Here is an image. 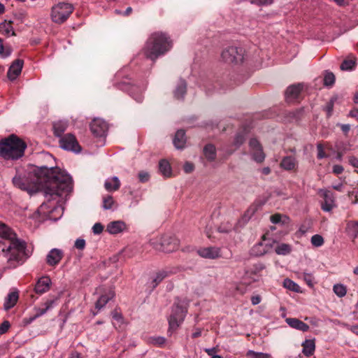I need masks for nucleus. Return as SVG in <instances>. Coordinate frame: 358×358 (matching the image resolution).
Wrapping results in <instances>:
<instances>
[{
  "label": "nucleus",
  "mask_w": 358,
  "mask_h": 358,
  "mask_svg": "<svg viewBox=\"0 0 358 358\" xmlns=\"http://www.w3.org/2000/svg\"><path fill=\"white\" fill-rule=\"evenodd\" d=\"M13 183L16 187L27 192L43 189L45 194L50 196H60L72 189L71 177L57 167L48 169L43 166L27 176L16 175L13 178Z\"/></svg>",
  "instance_id": "obj_1"
},
{
  "label": "nucleus",
  "mask_w": 358,
  "mask_h": 358,
  "mask_svg": "<svg viewBox=\"0 0 358 358\" xmlns=\"http://www.w3.org/2000/svg\"><path fill=\"white\" fill-rule=\"evenodd\" d=\"M25 249L26 243L17 238L10 227L0 222V256L6 259L10 266L15 268L27 258Z\"/></svg>",
  "instance_id": "obj_2"
},
{
  "label": "nucleus",
  "mask_w": 358,
  "mask_h": 358,
  "mask_svg": "<svg viewBox=\"0 0 358 358\" xmlns=\"http://www.w3.org/2000/svg\"><path fill=\"white\" fill-rule=\"evenodd\" d=\"M172 47L173 41L166 33L156 31L148 37L141 52L147 59L155 62L159 57L170 51Z\"/></svg>",
  "instance_id": "obj_3"
},
{
  "label": "nucleus",
  "mask_w": 358,
  "mask_h": 358,
  "mask_svg": "<svg viewBox=\"0 0 358 358\" xmlns=\"http://www.w3.org/2000/svg\"><path fill=\"white\" fill-rule=\"evenodd\" d=\"M26 143L15 134L0 141V157L6 160H17L24 155Z\"/></svg>",
  "instance_id": "obj_4"
},
{
  "label": "nucleus",
  "mask_w": 358,
  "mask_h": 358,
  "mask_svg": "<svg viewBox=\"0 0 358 358\" xmlns=\"http://www.w3.org/2000/svg\"><path fill=\"white\" fill-rule=\"evenodd\" d=\"M188 304L185 301L176 299L169 317V332L176 331L183 322L187 313Z\"/></svg>",
  "instance_id": "obj_5"
},
{
  "label": "nucleus",
  "mask_w": 358,
  "mask_h": 358,
  "mask_svg": "<svg viewBox=\"0 0 358 358\" xmlns=\"http://www.w3.org/2000/svg\"><path fill=\"white\" fill-rule=\"evenodd\" d=\"M150 244L156 250L164 252H171L179 246V241L170 235L157 236L150 240Z\"/></svg>",
  "instance_id": "obj_6"
},
{
  "label": "nucleus",
  "mask_w": 358,
  "mask_h": 358,
  "mask_svg": "<svg viewBox=\"0 0 358 358\" xmlns=\"http://www.w3.org/2000/svg\"><path fill=\"white\" fill-rule=\"evenodd\" d=\"M245 50L241 47L229 46L222 50L221 57L227 64H239L244 60Z\"/></svg>",
  "instance_id": "obj_7"
},
{
  "label": "nucleus",
  "mask_w": 358,
  "mask_h": 358,
  "mask_svg": "<svg viewBox=\"0 0 358 358\" xmlns=\"http://www.w3.org/2000/svg\"><path fill=\"white\" fill-rule=\"evenodd\" d=\"M73 11V6L68 3H59L52 8L51 17L53 22L62 24Z\"/></svg>",
  "instance_id": "obj_8"
},
{
  "label": "nucleus",
  "mask_w": 358,
  "mask_h": 358,
  "mask_svg": "<svg viewBox=\"0 0 358 358\" xmlns=\"http://www.w3.org/2000/svg\"><path fill=\"white\" fill-rule=\"evenodd\" d=\"M59 147L64 150L80 153L82 147L79 144L76 136L71 133L66 134L59 139Z\"/></svg>",
  "instance_id": "obj_9"
},
{
  "label": "nucleus",
  "mask_w": 358,
  "mask_h": 358,
  "mask_svg": "<svg viewBox=\"0 0 358 358\" xmlns=\"http://www.w3.org/2000/svg\"><path fill=\"white\" fill-rule=\"evenodd\" d=\"M253 159L257 163H262L265 159V154L259 142L256 138H251L249 141Z\"/></svg>",
  "instance_id": "obj_10"
},
{
  "label": "nucleus",
  "mask_w": 358,
  "mask_h": 358,
  "mask_svg": "<svg viewBox=\"0 0 358 358\" xmlns=\"http://www.w3.org/2000/svg\"><path fill=\"white\" fill-rule=\"evenodd\" d=\"M320 192L324 199V201L321 205L322 209L325 212L331 211L335 207V201L333 192L327 189H320Z\"/></svg>",
  "instance_id": "obj_11"
},
{
  "label": "nucleus",
  "mask_w": 358,
  "mask_h": 358,
  "mask_svg": "<svg viewBox=\"0 0 358 358\" xmlns=\"http://www.w3.org/2000/svg\"><path fill=\"white\" fill-rule=\"evenodd\" d=\"M90 130L94 136H102L108 130V124L103 120L95 118L90 124Z\"/></svg>",
  "instance_id": "obj_12"
},
{
  "label": "nucleus",
  "mask_w": 358,
  "mask_h": 358,
  "mask_svg": "<svg viewBox=\"0 0 358 358\" xmlns=\"http://www.w3.org/2000/svg\"><path fill=\"white\" fill-rule=\"evenodd\" d=\"M24 61L20 59H15L10 66L7 73V76L9 80H15L21 73L23 67Z\"/></svg>",
  "instance_id": "obj_13"
},
{
  "label": "nucleus",
  "mask_w": 358,
  "mask_h": 358,
  "mask_svg": "<svg viewBox=\"0 0 358 358\" xmlns=\"http://www.w3.org/2000/svg\"><path fill=\"white\" fill-rule=\"evenodd\" d=\"M197 253L203 258L214 259L220 257V249L217 247L203 248L198 250Z\"/></svg>",
  "instance_id": "obj_14"
},
{
  "label": "nucleus",
  "mask_w": 358,
  "mask_h": 358,
  "mask_svg": "<svg viewBox=\"0 0 358 358\" xmlns=\"http://www.w3.org/2000/svg\"><path fill=\"white\" fill-rule=\"evenodd\" d=\"M64 256L63 252L57 248L52 249L47 255L46 262L49 266L57 265Z\"/></svg>",
  "instance_id": "obj_15"
},
{
  "label": "nucleus",
  "mask_w": 358,
  "mask_h": 358,
  "mask_svg": "<svg viewBox=\"0 0 358 358\" xmlns=\"http://www.w3.org/2000/svg\"><path fill=\"white\" fill-rule=\"evenodd\" d=\"M50 284L51 280L49 277H42L37 281L34 290L37 294H43L49 290Z\"/></svg>",
  "instance_id": "obj_16"
},
{
  "label": "nucleus",
  "mask_w": 358,
  "mask_h": 358,
  "mask_svg": "<svg viewBox=\"0 0 358 358\" xmlns=\"http://www.w3.org/2000/svg\"><path fill=\"white\" fill-rule=\"evenodd\" d=\"M69 127V122L66 120H58L53 122L52 128L54 135L58 138H61L64 134Z\"/></svg>",
  "instance_id": "obj_17"
},
{
  "label": "nucleus",
  "mask_w": 358,
  "mask_h": 358,
  "mask_svg": "<svg viewBox=\"0 0 358 358\" xmlns=\"http://www.w3.org/2000/svg\"><path fill=\"white\" fill-rule=\"evenodd\" d=\"M285 321L289 327L295 329L303 332H306L309 330V326L297 318L289 317Z\"/></svg>",
  "instance_id": "obj_18"
},
{
  "label": "nucleus",
  "mask_w": 358,
  "mask_h": 358,
  "mask_svg": "<svg viewBox=\"0 0 358 358\" xmlns=\"http://www.w3.org/2000/svg\"><path fill=\"white\" fill-rule=\"evenodd\" d=\"M115 296V292L113 289H110L107 292L102 294L95 303V308L101 310L106 303Z\"/></svg>",
  "instance_id": "obj_19"
},
{
  "label": "nucleus",
  "mask_w": 358,
  "mask_h": 358,
  "mask_svg": "<svg viewBox=\"0 0 358 358\" xmlns=\"http://www.w3.org/2000/svg\"><path fill=\"white\" fill-rule=\"evenodd\" d=\"M280 167L286 171L295 170L297 167V161L294 157H285L280 162Z\"/></svg>",
  "instance_id": "obj_20"
},
{
  "label": "nucleus",
  "mask_w": 358,
  "mask_h": 358,
  "mask_svg": "<svg viewBox=\"0 0 358 358\" xmlns=\"http://www.w3.org/2000/svg\"><path fill=\"white\" fill-rule=\"evenodd\" d=\"M303 85L301 83L294 84L289 87L286 90V96L287 99H295L300 94L302 91Z\"/></svg>",
  "instance_id": "obj_21"
},
{
  "label": "nucleus",
  "mask_w": 358,
  "mask_h": 358,
  "mask_svg": "<svg viewBox=\"0 0 358 358\" xmlns=\"http://www.w3.org/2000/svg\"><path fill=\"white\" fill-rule=\"evenodd\" d=\"M186 143L185 132L183 129H179L176 131L173 138L174 146L177 149H182Z\"/></svg>",
  "instance_id": "obj_22"
},
{
  "label": "nucleus",
  "mask_w": 358,
  "mask_h": 358,
  "mask_svg": "<svg viewBox=\"0 0 358 358\" xmlns=\"http://www.w3.org/2000/svg\"><path fill=\"white\" fill-rule=\"evenodd\" d=\"M125 227L122 221H113L107 225L106 231L110 234H116L122 232Z\"/></svg>",
  "instance_id": "obj_23"
},
{
  "label": "nucleus",
  "mask_w": 358,
  "mask_h": 358,
  "mask_svg": "<svg viewBox=\"0 0 358 358\" xmlns=\"http://www.w3.org/2000/svg\"><path fill=\"white\" fill-rule=\"evenodd\" d=\"M120 181L117 176L108 178L104 183V187L108 192H115L120 187Z\"/></svg>",
  "instance_id": "obj_24"
},
{
  "label": "nucleus",
  "mask_w": 358,
  "mask_h": 358,
  "mask_svg": "<svg viewBox=\"0 0 358 358\" xmlns=\"http://www.w3.org/2000/svg\"><path fill=\"white\" fill-rule=\"evenodd\" d=\"M55 300H48L46 301L43 306L44 308H36V314L33 317L29 318V322H31L36 318L44 315L50 308H51L55 303Z\"/></svg>",
  "instance_id": "obj_25"
},
{
  "label": "nucleus",
  "mask_w": 358,
  "mask_h": 358,
  "mask_svg": "<svg viewBox=\"0 0 358 358\" xmlns=\"http://www.w3.org/2000/svg\"><path fill=\"white\" fill-rule=\"evenodd\" d=\"M187 92V83L185 80L180 79L174 91V96L177 99H182L184 98Z\"/></svg>",
  "instance_id": "obj_26"
},
{
  "label": "nucleus",
  "mask_w": 358,
  "mask_h": 358,
  "mask_svg": "<svg viewBox=\"0 0 358 358\" xmlns=\"http://www.w3.org/2000/svg\"><path fill=\"white\" fill-rule=\"evenodd\" d=\"M0 33L5 36H15V33L13 27V22L5 20L0 23Z\"/></svg>",
  "instance_id": "obj_27"
},
{
  "label": "nucleus",
  "mask_w": 358,
  "mask_h": 358,
  "mask_svg": "<svg viewBox=\"0 0 358 358\" xmlns=\"http://www.w3.org/2000/svg\"><path fill=\"white\" fill-rule=\"evenodd\" d=\"M19 298V294L17 292H12L8 294L7 297L6 298L4 303V308L5 310H9L13 308L17 303Z\"/></svg>",
  "instance_id": "obj_28"
},
{
  "label": "nucleus",
  "mask_w": 358,
  "mask_h": 358,
  "mask_svg": "<svg viewBox=\"0 0 358 358\" xmlns=\"http://www.w3.org/2000/svg\"><path fill=\"white\" fill-rule=\"evenodd\" d=\"M265 268L263 264H257L254 266L252 268L248 271V274L254 281H258L260 275L259 273Z\"/></svg>",
  "instance_id": "obj_29"
},
{
  "label": "nucleus",
  "mask_w": 358,
  "mask_h": 358,
  "mask_svg": "<svg viewBox=\"0 0 358 358\" xmlns=\"http://www.w3.org/2000/svg\"><path fill=\"white\" fill-rule=\"evenodd\" d=\"M203 154L208 161H214L216 158L215 147L213 144H207L203 148Z\"/></svg>",
  "instance_id": "obj_30"
},
{
  "label": "nucleus",
  "mask_w": 358,
  "mask_h": 358,
  "mask_svg": "<svg viewBox=\"0 0 358 358\" xmlns=\"http://www.w3.org/2000/svg\"><path fill=\"white\" fill-rule=\"evenodd\" d=\"M303 353L308 357L313 354L315 348V342L313 340H306L303 343Z\"/></svg>",
  "instance_id": "obj_31"
},
{
  "label": "nucleus",
  "mask_w": 358,
  "mask_h": 358,
  "mask_svg": "<svg viewBox=\"0 0 358 358\" xmlns=\"http://www.w3.org/2000/svg\"><path fill=\"white\" fill-rule=\"evenodd\" d=\"M264 205V202L256 201L250 206L245 211L244 216L250 219Z\"/></svg>",
  "instance_id": "obj_32"
},
{
  "label": "nucleus",
  "mask_w": 358,
  "mask_h": 358,
  "mask_svg": "<svg viewBox=\"0 0 358 358\" xmlns=\"http://www.w3.org/2000/svg\"><path fill=\"white\" fill-rule=\"evenodd\" d=\"M264 205V202L256 201L250 206L245 211L244 216L250 219Z\"/></svg>",
  "instance_id": "obj_33"
},
{
  "label": "nucleus",
  "mask_w": 358,
  "mask_h": 358,
  "mask_svg": "<svg viewBox=\"0 0 358 358\" xmlns=\"http://www.w3.org/2000/svg\"><path fill=\"white\" fill-rule=\"evenodd\" d=\"M159 171L165 177H169L171 175V168L168 161L162 159L159 164Z\"/></svg>",
  "instance_id": "obj_34"
},
{
  "label": "nucleus",
  "mask_w": 358,
  "mask_h": 358,
  "mask_svg": "<svg viewBox=\"0 0 358 358\" xmlns=\"http://www.w3.org/2000/svg\"><path fill=\"white\" fill-rule=\"evenodd\" d=\"M168 275L169 273L166 271H160L157 273L152 280V288H155Z\"/></svg>",
  "instance_id": "obj_35"
},
{
  "label": "nucleus",
  "mask_w": 358,
  "mask_h": 358,
  "mask_svg": "<svg viewBox=\"0 0 358 358\" xmlns=\"http://www.w3.org/2000/svg\"><path fill=\"white\" fill-rule=\"evenodd\" d=\"M275 251L278 255H287L291 252L292 247L287 243H280L275 247Z\"/></svg>",
  "instance_id": "obj_36"
},
{
  "label": "nucleus",
  "mask_w": 358,
  "mask_h": 358,
  "mask_svg": "<svg viewBox=\"0 0 358 358\" xmlns=\"http://www.w3.org/2000/svg\"><path fill=\"white\" fill-rule=\"evenodd\" d=\"M283 286L291 291L295 292H300L299 285L289 278H286L284 280Z\"/></svg>",
  "instance_id": "obj_37"
},
{
  "label": "nucleus",
  "mask_w": 358,
  "mask_h": 358,
  "mask_svg": "<svg viewBox=\"0 0 358 358\" xmlns=\"http://www.w3.org/2000/svg\"><path fill=\"white\" fill-rule=\"evenodd\" d=\"M347 231L349 234L356 238L358 236V222L350 221L347 224Z\"/></svg>",
  "instance_id": "obj_38"
},
{
  "label": "nucleus",
  "mask_w": 358,
  "mask_h": 358,
  "mask_svg": "<svg viewBox=\"0 0 358 358\" xmlns=\"http://www.w3.org/2000/svg\"><path fill=\"white\" fill-rule=\"evenodd\" d=\"M333 290L338 297H343L347 293L346 287L342 284H336L334 286Z\"/></svg>",
  "instance_id": "obj_39"
},
{
  "label": "nucleus",
  "mask_w": 358,
  "mask_h": 358,
  "mask_svg": "<svg viewBox=\"0 0 358 358\" xmlns=\"http://www.w3.org/2000/svg\"><path fill=\"white\" fill-rule=\"evenodd\" d=\"M356 62L354 59H345L341 64L342 71H350L355 66Z\"/></svg>",
  "instance_id": "obj_40"
},
{
  "label": "nucleus",
  "mask_w": 358,
  "mask_h": 358,
  "mask_svg": "<svg viewBox=\"0 0 358 358\" xmlns=\"http://www.w3.org/2000/svg\"><path fill=\"white\" fill-rule=\"evenodd\" d=\"M246 357L248 358H270L271 355L267 353L257 352L253 350H248L246 353Z\"/></svg>",
  "instance_id": "obj_41"
},
{
  "label": "nucleus",
  "mask_w": 358,
  "mask_h": 358,
  "mask_svg": "<svg viewBox=\"0 0 358 358\" xmlns=\"http://www.w3.org/2000/svg\"><path fill=\"white\" fill-rule=\"evenodd\" d=\"M245 135L246 133L245 131L237 133L234 141V145L236 147L241 146L245 140Z\"/></svg>",
  "instance_id": "obj_42"
},
{
  "label": "nucleus",
  "mask_w": 358,
  "mask_h": 358,
  "mask_svg": "<svg viewBox=\"0 0 358 358\" xmlns=\"http://www.w3.org/2000/svg\"><path fill=\"white\" fill-rule=\"evenodd\" d=\"M115 201L112 196L108 195L103 198V208L105 210L111 209Z\"/></svg>",
  "instance_id": "obj_43"
},
{
  "label": "nucleus",
  "mask_w": 358,
  "mask_h": 358,
  "mask_svg": "<svg viewBox=\"0 0 358 358\" xmlns=\"http://www.w3.org/2000/svg\"><path fill=\"white\" fill-rule=\"evenodd\" d=\"M335 83V76L331 72H327L324 78V85L325 86H332Z\"/></svg>",
  "instance_id": "obj_44"
},
{
  "label": "nucleus",
  "mask_w": 358,
  "mask_h": 358,
  "mask_svg": "<svg viewBox=\"0 0 358 358\" xmlns=\"http://www.w3.org/2000/svg\"><path fill=\"white\" fill-rule=\"evenodd\" d=\"M311 243L315 247H320L324 243V238L319 234H315L311 238Z\"/></svg>",
  "instance_id": "obj_45"
},
{
  "label": "nucleus",
  "mask_w": 358,
  "mask_h": 358,
  "mask_svg": "<svg viewBox=\"0 0 358 358\" xmlns=\"http://www.w3.org/2000/svg\"><path fill=\"white\" fill-rule=\"evenodd\" d=\"M150 342L157 346L161 347L166 343V338L162 336H156L150 338Z\"/></svg>",
  "instance_id": "obj_46"
},
{
  "label": "nucleus",
  "mask_w": 358,
  "mask_h": 358,
  "mask_svg": "<svg viewBox=\"0 0 358 358\" xmlns=\"http://www.w3.org/2000/svg\"><path fill=\"white\" fill-rule=\"evenodd\" d=\"M317 157L318 159H322L323 158H326L328 157V155L325 153V152L324 150V146L322 143H318L317 145Z\"/></svg>",
  "instance_id": "obj_47"
},
{
  "label": "nucleus",
  "mask_w": 358,
  "mask_h": 358,
  "mask_svg": "<svg viewBox=\"0 0 358 358\" xmlns=\"http://www.w3.org/2000/svg\"><path fill=\"white\" fill-rule=\"evenodd\" d=\"M303 280L309 287L313 286L314 277L313 276L312 274L304 273L303 274Z\"/></svg>",
  "instance_id": "obj_48"
},
{
  "label": "nucleus",
  "mask_w": 358,
  "mask_h": 358,
  "mask_svg": "<svg viewBox=\"0 0 358 358\" xmlns=\"http://www.w3.org/2000/svg\"><path fill=\"white\" fill-rule=\"evenodd\" d=\"M10 327V322L8 321H4L0 325V334H3L8 331Z\"/></svg>",
  "instance_id": "obj_49"
},
{
  "label": "nucleus",
  "mask_w": 358,
  "mask_h": 358,
  "mask_svg": "<svg viewBox=\"0 0 358 358\" xmlns=\"http://www.w3.org/2000/svg\"><path fill=\"white\" fill-rule=\"evenodd\" d=\"M103 230V226L101 223H96L92 227V231L94 234H100Z\"/></svg>",
  "instance_id": "obj_50"
},
{
  "label": "nucleus",
  "mask_w": 358,
  "mask_h": 358,
  "mask_svg": "<svg viewBox=\"0 0 358 358\" xmlns=\"http://www.w3.org/2000/svg\"><path fill=\"white\" fill-rule=\"evenodd\" d=\"M74 246L79 250H83L85 247V241L82 238H78L76 241Z\"/></svg>",
  "instance_id": "obj_51"
},
{
  "label": "nucleus",
  "mask_w": 358,
  "mask_h": 358,
  "mask_svg": "<svg viewBox=\"0 0 358 358\" xmlns=\"http://www.w3.org/2000/svg\"><path fill=\"white\" fill-rule=\"evenodd\" d=\"M273 0H250V2L258 6L268 5L273 3Z\"/></svg>",
  "instance_id": "obj_52"
},
{
  "label": "nucleus",
  "mask_w": 358,
  "mask_h": 358,
  "mask_svg": "<svg viewBox=\"0 0 358 358\" xmlns=\"http://www.w3.org/2000/svg\"><path fill=\"white\" fill-rule=\"evenodd\" d=\"M194 164L189 162H185L183 166L184 171L187 173L192 172L194 171Z\"/></svg>",
  "instance_id": "obj_53"
},
{
  "label": "nucleus",
  "mask_w": 358,
  "mask_h": 358,
  "mask_svg": "<svg viewBox=\"0 0 358 358\" xmlns=\"http://www.w3.org/2000/svg\"><path fill=\"white\" fill-rule=\"evenodd\" d=\"M150 176L147 172L141 171L138 173L139 180L142 182H145L149 180Z\"/></svg>",
  "instance_id": "obj_54"
},
{
  "label": "nucleus",
  "mask_w": 358,
  "mask_h": 358,
  "mask_svg": "<svg viewBox=\"0 0 358 358\" xmlns=\"http://www.w3.org/2000/svg\"><path fill=\"white\" fill-rule=\"evenodd\" d=\"M10 52L8 50L5 51L3 41L0 38V55L3 57H8Z\"/></svg>",
  "instance_id": "obj_55"
},
{
  "label": "nucleus",
  "mask_w": 358,
  "mask_h": 358,
  "mask_svg": "<svg viewBox=\"0 0 358 358\" xmlns=\"http://www.w3.org/2000/svg\"><path fill=\"white\" fill-rule=\"evenodd\" d=\"M348 162L350 165H352L355 168L358 169V159L357 157L351 156L349 157Z\"/></svg>",
  "instance_id": "obj_56"
},
{
  "label": "nucleus",
  "mask_w": 358,
  "mask_h": 358,
  "mask_svg": "<svg viewBox=\"0 0 358 358\" xmlns=\"http://www.w3.org/2000/svg\"><path fill=\"white\" fill-rule=\"evenodd\" d=\"M343 170V167L341 165L337 164L333 166V173L336 175L342 173Z\"/></svg>",
  "instance_id": "obj_57"
},
{
  "label": "nucleus",
  "mask_w": 358,
  "mask_h": 358,
  "mask_svg": "<svg viewBox=\"0 0 358 358\" xmlns=\"http://www.w3.org/2000/svg\"><path fill=\"white\" fill-rule=\"evenodd\" d=\"M271 221L273 224L279 223L281 221V216L280 214H275L271 216Z\"/></svg>",
  "instance_id": "obj_58"
},
{
  "label": "nucleus",
  "mask_w": 358,
  "mask_h": 358,
  "mask_svg": "<svg viewBox=\"0 0 358 358\" xmlns=\"http://www.w3.org/2000/svg\"><path fill=\"white\" fill-rule=\"evenodd\" d=\"M204 351L207 353L208 355L210 356L211 357L213 355H216L215 353L217 352V348H206Z\"/></svg>",
  "instance_id": "obj_59"
},
{
  "label": "nucleus",
  "mask_w": 358,
  "mask_h": 358,
  "mask_svg": "<svg viewBox=\"0 0 358 358\" xmlns=\"http://www.w3.org/2000/svg\"><path fill=\"white\" fill-rule=\"evenodd\" d=\"M261 300H262L261 296L259 295L252 296L251 297V303L254 306L259 304L261 302Z\"/></svg>",
  "instance_id": "obj_60"
},
{
  "label": "nucleus",
  "mask_w": 358,
  "mask_h": 358,
  "mask_svg": "<svg viewBox=\"0 0 358 358\" xmlns=\"http://www.w3.org/2000/svg\"><path fill=\"white\" fill-rule=\"evenodd\" d=\"M341 129L344 134H347L350 129V126L349 124H341Z\"/></svg>",
  "instance_id": "obj_61"
},
{
  "label": "nucleus",
  "mask_w": 358,
  "mask_h": 358,
  "mask_svg": "<svg viewBox=\"0 0 358 358\" xmlns=\"http://www.w3.org/2000/svg\"><path fill=\"white\" fill-rule=\"evenodd\" d=\"M349 115L350 117H355V118H357L358 120V110L357 109L352 110L350 112Z\"/></svg>",
  "instance_id": "obj_62"
},
{
  "label": "nucleus",
  "mask_w": 358,
  "mask_h": 358,
  "mask_svg": "<svg viewBox=\"0 0 358 358\" xmlns=\"http://www.w3.org/2000/svg\"><path fill=\"white\" fill-rule=\"evenodd\" d=\"M332 187H333V189H336L337 191L342 192L343 191V185L342 183H339L338 185H333Z\"/></svg>",
  "instance_id": "obj_63"
},
{
  "label": "nucleus",
  "mask_w": 358,
  "mask_h": 358,
  "mask_svg": "<svg viewBox=\"0 0 358 358\" xmlns=\"http://www.w3.org/2000/svg\"><path fill=\"white\" fill-rule=\"evenodd\" d=\"M69 358H81V354L78 352L71 353Z\"/></svg>",
  "instance_id": "obj_64"
}]
</instances>
